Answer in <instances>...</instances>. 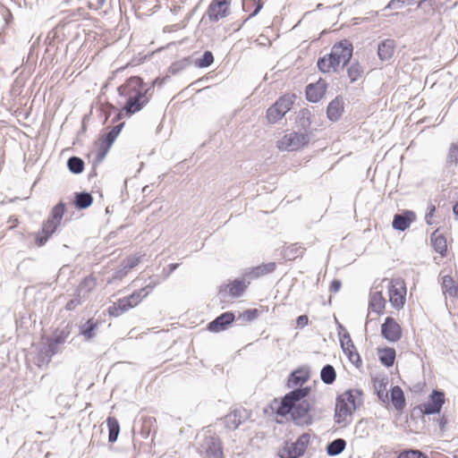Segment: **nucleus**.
I'll use <instances>...</instances> for the list:
<instances>
[{
	"mask_svg": "<svg viewBox=\"0 0 458 458\" xmlns=\"http://www.w3.org/2000/svg\"><path fill=\"white\" fill-rule=\"evenodd\" d=\"M311 392L310 386L299 387L281 398L276 412L278 416L290 419L295 425L309 426L312 423V403L307 398Z\"/></svg>",
	"mask_w": 458,
	"mask_h": 458,
	"instance_id": "obj_1",
	"label": "nucleus"
},
{
	"mask_svg": "<svg viewBox=\"0 0 458 458\" xmlns=\"http://www.w3.org/2000/svg\"><path fill=\"white\" fill-rule=\"evenodd\" d=\"M118 93L125 98V104L117 114V118L130 117L140 112L148 103V89L143 80L139 76H131L118 87Z\"/></svg>",
	"mask_w": 458,
	"mask_h": 458,
	"instance_id": "obj_2",
	"label": "nucleus"
},
{
	"mask_svg": "<svg viewBox=\"0 0 458 458\" xmlns=\"http://www.w3.org/2000/svg\"><path fill=\"white\" fill-rule=\"evenodd\" d=\"M352 55V45L347 39L335 44L330 54L318 60L317 65L321 72H336L341 64H346Z\"/></svg>",
	"mask_w": 458,
	"mask_h": 458,
	"instance_id": "obj_3",
	"label": "nucleus"
},
{
	"mask_svg": "<svg viewBox=\"0 0 458 458\" xmlns=\"http://www.w3.org/2000/svg\"><path fill=\"white\" fill-rule=\"evenodd\" d=\"M362 404V393L357 389H350L337 396L335 409V421L346 426L355 410Z\"/></svg>",
	"mask_w": 458,
	"mask_h": 458,
	"instance_id": "obj_4",
	"label": "nucleus"
},
{
	"mask_svg": "<svg viewBox=\"0 0 458 458\" xmlns=\"http://www.w3.org/2000/svg\"><path fill=\"white\" fill-rule=\"evenodd\" d=\"M65 212L66 205L64 202H59L51 209L49 216L42 223L40 232L35 235V243L38 247L45 245L55 233L61 225Z\"/></svg>",
	"mask_w": 458,
	"mask_h": 458,
	"instance_id": "obj_5",
	"label": "nucleus"
},
{
	"mask_svg": "<svg viewBox=\"0 0 458 458\" xmlns=\"http://www.w3.org/2000/svg\"><path fill=\"white\" fill-rule=\"evenodd\" d=\"M154 289L153 285H147L134 291L129 296L120 298L107 309L110 317H119L131 309L137 307Z\"/></svg>",
	"mask_w": 458,
	"mask_h": 458,
	"instance_id": "obj_6",
	"label": "nucleus"
},
{
	"mask_svg": "<svg viewBox=\"0 0 458 458\" xmlns=\"http://www.w3.org/2000/svg\"><path fill=\"white\" fill-rule=\"evenodd\" d=\"M387 282L388 300L393 308L400 310L403 308L406 301L407 288L403 279L400 277L392 279H384Z\"/></svg>",
	"mask_w": 458,
	"mask_h": 458,
	"instance_id": "obj_7",
	"label": "nucleus"
},
{
	"mask_svg": "<svg viewBox=\"0 0 458 458\" xmlns=\"http://www.w3.org/2000/svg\"><path fill=\"white\" fill-rule=\"evenodd\" d=\"M310 142V132L293 131L284 135L276 142V147L281 151H295L307 146Z\"/></svg>",
	"mask_w": 458,
	"mask_h": 458,
	"instance_id": "obj_8",
	"label": "nucleus"
},
{
	"mask_svg": "<svg viewBox=\"0 0 458 458\" xmlns=\"http://www.w3.org/2000/svg\"><path fill=\"white\" fill-rule=\"evenodd\" d=\"M294 95L285 94L271 106L267 111L268 123H275L281 120L293 105Z\"/></svg>",
	"mask_w": 458,
	"mask_h": 458,
	"instance_id": "obj_9",
	"label": "nucleus"
},
{
	"mask_svg": "<svg viewBox=\"0 0 458 458\" xmlns=\"http://www.w3.org/2000/svg\"><path fill=\"white\" fill-rule=\"evenodd\" d=\"M309 442V435L303 434L293 443L286 442L278 454L281 458H298L305 453Z\"/></svg>",
	"mask_w": 458,
	"mask_h": 458,
	"instance_id": "obj_10",
	"label": "nucleus"
},
{
	"mask_svg": "<svg viewBox=\"0 0 458 458\" xmlns=\"http://www.w3.org/2000/svg\"><path fill=\"white\" fill-rule=\"evenodd\" d=\"M232 0H212L207 9V15L211 21H218L231 14Z\"/></svg>",
	"mask_w": 458,
	"mask_h": 458,
	"instance_id": "obj_11",
	"label": "nucleus"
},
{
	"mask_svg": "<svg viewBox=\"0 0 458 458\" xmlns=\"http://www.w3.org/2000/svg\"><path fill=\"white\" fill-rule=\"evenodd\" d=\"M445 403V393L439 390H434L430 394L428 400L426 403H421L419 406V409L423 414L428 415L439 413Z\"/></svg>",
	"mask_w": 458,
	"mask_h": 458,
	"instance_id": "obj_12",
	"label": "nucleus"
},
{
	"mask_svg": "<svg viewBox=\"0 0 458 458\" xmlns=\"http://www.w3.org/2000/svg\"><path fill=\"white\" fill-rule=\"evenodd\" d=\"M382 335L389 342L395 343L402 337V327L392 317H387L381 326Z\"/></svg>",
	"mask_w": 458,
	"mask_h": 458,
	"instance_id": "obj_13",
	"label": "nucleus"
},
{
	"mask_svg": "<svg viewBox=\"0 0 458 458\" xmlns=\"http://www.w3.org/2000/svg\"><path fill=\"white\" fill-rule=\"evenodd\" d=\"M340 343L344 352L346 354L348 360L354 365L359 366L361 364V359L359 352L354 346L352 338L348 333H344L340 336Z\"/></svg>",
	"mask_w": 458,
	"mask_h": 458,
	"instance_id": "obj_14",
	"label": "nucleus"
},
{
	"mask_svg": "<svg viewBox=\"0 0 458 458\" xmlns=\"http://www.w3.org/2000/svg\"><path fill=\"white\" fill-rule=\"evenodd\" d=\"M327 84L323 79H319L315 83H310L306 87V98L309 101L317 103L326 94Z\"/></svg>",
	"mask_w": 458,
	"mask_h": 458,
	"instance_id": "obj_15",
	"label": "nucleus"
},
{
	"mask_svg": "<svg viewBox=\"0 0 458 458\" xmlns=\"http://www.w3.org/2000/svg\"><path fill=\"white\" fill-rule=\"evenodd\" d=\"M386 304L382 291H372L369 295L368 318L371 313H376L377 316L384 314Z\"/></svg>",
	"mask_w": 458,
	"mask_h": 458,
	"instance_id": "obj_16",
	"label": "nucleus"
},
{
	"mask_svg": "<svg viewBox=\"0 0 458 458\" xmlns=\"http://www.w3.org/2000/svg\"><path fill=\"white\" fill-rule=\"evenodd\" d=\"M234 318L233 312H224L208 325V329L214 333L224 331L233 322Z\"/></svg>",
	"mask_w": 458,
	"mask_h": 458,
	"instance_id": "obj_17",
	"label": "nucleus"
},
{
	"mask_svg": "<svg viewBox=\"0 0 458 458\" xmlns=\"http://www.w3.org/2000/svg\"><path fill=\"white\" fill-rule=\"evenodd\" d=\"M310 377V371L307 367H300L293 370L287 380V386L290 388L301 386Z\"/></svg>",
	"mask_w": 458,
	"mask_h": 458,
	"instance_id": "obj_18",
	"label": "nucleus"
},
{
	"mask_svg": "<svg viewBox=\"0 0 458 458\" xmlns=\"http://www.w3.org/2000/svg\"><path fill=\"white\" fill-rule=\"evenodd\" d=\"M415 220V215L412 211H405L403 214L395 215L393 219L392 225L394 229L404 231L410 227L411 224Z\"/></svg>",
	"mask_w": 458,
	"mask_h": 458,
	"instance_id": "obj_19",
	"label": "nucleus"
},
{
	"mask_svg": "<svg viewBox=\"0 0 458 458\" xmlns=\"http://www.w3.org/2000/svg\"><path fill=\"white\" fill-rule=\"evenodd\" d=\"M245 418L244 410H234L225 417V425L229 430H234L244 421Z\"/></svg>",
	"mask_w": 458,
	"mask_h": 458,
	"instance_id": "obj_20",
	"label": "nucleus"
},
{
	"mask_svg": "<svg viewBox=\"0 0 458 458\" xmlns=\"http://www.w3.org/2000/svg\"><path fill=\"white\" fill-rule=\"evenodd\" d=\"M391 403L398 411H402L405 405V396L403 389L399 386L392 387L390 391Z\"/></svg>",
	"mask_w": 458,
	"mask_h": 458,
	"instance_id": "obj_21",
	"label": "nucleus"
},
{
	"mask_svg": "<svg viewBox=\"0 0 458 458\" xmlns=\"http://www.w3.org/2000/svg\"><path fill=\"white\" fill-rule=\"evenodd\" d=\"M395 42L394 39H385L379 45L377 48V55L382 61L389 60L394 52Z\"/></svg>",
	"mask_w": 458,
	"mask_h": 458,
	"instance_id": "obj_22",
	"label": "nucleus"
},
{
	"mask_svg": "<svg viewBox=\"0 0 458 458\" xmlns=\"http://www.w3.org/2000/svg\"><path fill=\"white\" fill-rule=\"evenodd\" d=\"M379 361L384 366L392 367L395 361L396 352L392 347H385L377 349Z\"/></svg>",
	"mask_w": 458,
	"mask_h": 458,
	"instance_id": "obj_23",
	"label": "nucleus"
},
{
	"mask_svg": "<svg viewBox=\"0 0 458 458\" xmlns=\"http://www.w3.org/2000/svg\"><path fill=\"white\" fill-rule=\"evenodd\" d=\"M343 112H344V102L339 98H335V99H333L329 103V105L327 106V117L331 121L338 120L340 118V116L342 115Z\"/></svg>",
	"mask_w": 458,
	"mask_h": 458,
	"instance_id": "obj_24",
	"label": "nucleus"
},
{
	"mask_svg": "<svg viewBox=\"0 0 458 458\" xmlns=\"http://www.w3.org/2000/svg\"><path fill=\"white\" fill-rule=\"evenodd\" d=\"M442 289L445 295L458 298V283L452 276H444L442 277Z\"/></svg>",
	"mask_w": 458,
	"mask_h": 458,
	"instance_id": "obj_25",
	"label": "nucleus"
},
{
	"mask_svg": "<svg viewBox=\"0 0 458 458\" xmlns=\"http://www.w3.org/2000/svg\"><path fill=\"white\" fill-rule=\"evenodd\" d=\"M247 284L242 280H233L226 284L225 291L232 297L241 296L246 290Z\"/></svg>",
	"mask_w": 458,
	"mask_h": 458,
	"instance_id": "obj_26",
	"label": "nucleus"
},
{
	"mask_svg": "<svg viewBox=\"0 0 458 458\" xmlns=\"http://www.w3.org/2000/svg\"><path fill=\"white\" fill-rule=\"evenodd\" d=\"M276 265L275 262L261 264L259 266L253 267L250 270V275L252 277H259L274 272L276 270Z\"/></svg>",
	"mask_w": 458,
	"mask_h": 458,
	"instance_id": "obj_27",
	"label": "nucleus"
},
{
	"mask_svg": "<svg viewBox=\"0 0 458 458\" xmlns=\"http://www.w3.org/2000/svg\"><path fill=\"white\" fill-rule=\"evenodd\" d=\"M433 248L437 252H438L441 256H445L447 251V244H446V239L441 235L437 234L436 233H433L431 238Z\"/></svg>",
	"mask_w": 458,
	"mask_h": 458,
	"instance_id": "obj_28",
	"label": "nucleus"
},
{
	"mask_svg": "<svg viewBox=\"0 0 458 458\" xmlns=\"http://www.w3.org/2000/svg\"><path fill=\"white\" fill-rule=\"evenodd\" d=\"M263 7L262 0H243L242 9L250 13V18L255 16Z\"/></svg>",
	"mask_w": 458,
	"mask_h": 458,
	"instance_id": "obj_29",
	"label": "nucleus"
},
{
	"mask_svg": "<svg viewBox=\"0 0 458 458\" xmlns=\"http://www.w3.org/2000/svg\"><path fill=\"white\" fill-rule=\"evenodd\" d=\"M98 323L93 318L89 319L85 324H83L81 328V334L87 340H90L95 336V330L98 328Z\"/></svg>",
	"mask_w": 458,
	"mask_h": 458,
	"instance_id": "obj_30",
	"label": "nucleus"
},
{
	"mask_svg": "<svg viewBox=\"0 0 458 458\" xmlns=\"http://www.w3.org/2000/svg\"><path fill=\"white\" fill-rule=\"evenodd\" d=\"M106 423L109 430L108 440L109 442L114 443L117 440L120 432L119 422L114 417H108L106 419Z\"/></svg>",
	"mask_w": 458,
	"mask_h": 458,
	"instance_id": "obj_31",
	"label": "nucleus"
},
{
	"mask_svg": "<svg viewBox=\"0 0 458 458\" xmlns=\"http://www.w3.org/2000/svg\"><path fill=\"white\" fill-rule=\"evenodd\" d=\"M320 377L325 384H333L336 378V372L334 367L332 365L324 366L320 372Z\"/></svg>",
	"mask_w": 458,
	"mask_h": 458,
	"instance_id": "obj_32",
	"label": "nucleus"
},
{
	"mask_svg": "<svg viewBox=\"0 0 458 458\" xmlns=\"http://www.w3.org/2000/svg\"><path fill=\"white\" fill-rule=\"evenodd\" d=\"M92 202L93 198L89 193L81 192L77 193L75 196V206L80 209L89 208Z\"/></svg>",
	"mask_w": 458,
	"mask_h": 458,
	"instance_id": "obj_33",
	"label": "nucleus"
},
{
	"mask_svg": "<svg viewBox=\"0 0 458 458\" xmlns=\"http://www.w3.org/2000/svg\"><path fill=\"white\" fill-rule=\"evenodd\" d=\"M345 445L346 442L344 439L337 438L327 445V452L329 455H337L344 450Z\"/></svg>",
	"mask_w": 458,
	"mask_h": 458,
	"instance_id": "obj_34",
	"label": "nucleus"
},
{
	"mask_svg": "<svg viewBox=\"0 0 458 458\" xmlns=\"http://www.w3.org/2000/svg\"><path fill=\"white\" fill-rule=\"evenodd\" d=\"M268 310L267 307L260 306L259 309H249L242 312V317L245 321L250 322L257 319L259 315Z\"/></svg>",
	"mask_w": 458,
	"mask_h": 458,
	"instance_id": "obj_35",
	"label": "nucleus"
},
{
	"mask_svg": "<svg viewBox=\"0 0 458 458\" xmlns=\"http://www.w3.org/2000/svg\"><path fill=\"white\" fill-rule=\"evenodd\" d=\"M141 262V256L131 255L127 257L123 260V274L121 276L126 275L130 270L136 267Z\"/></svg>",
	"mask_w": 458,
	"mask_h": 458,
	"instance_id": "obj_36",
	"label": "nucleus"
},
{
	"mask_svg": "<svg viewBox=\"0 0 458 458\" xmlns=\"http://www.w3.org/2000/svg\"><path fill=\"white\" fill-rule=\"evenodd\" d=\"M214 63V55L211 51H205L200 58H197L194 64L198 68H207Z\"/></svg>",
	"mask_w": 458,
	"mask_h": 458,
	"instance_id": "obj_37",
	"label": "nucleus"
},
{
	"mask_svg": "<svg viewBox=\"0 0 458 458\" xmlns=\"http://www.w3.org/2000/svg\"><path fill=\"white\" fill-rule=\"evenodd\" d=\"M69 170L74 174H80L84 169V162L77 157H72L68 160Z\"/></svg>",
	"mask_w": 458,
	"mask_h": 458,
	"instance_id": "obj_38",
	"label": "nucleus"
},
{
	"mask_svg": "<svg viewBox=\"0 0 458 458\" xmlns=\"http://www.w3.org/2000/svg\"><path fill=\"white\" fill-rule=\"evenodd\" d=\"M311 113L309 109H301L299 113V123L303 129L310 128L311 124Z\"/></svg>",
	"mask_w": 458,
	"mask_h": 458,
	"instance_id": "obj_39",
	"label": "nucleus"
},
{
	"mask_svg": "<svg viewBox=\"0 0 458 458\" xmlns=\"http://www.w3.org/2000/svg\"><path fill=\"white\" fill-rule=\"evenodd\" d=\"M123 123H120L114 127L112 128V130L106 135L105 142L107 145V147H110L113 142L115 140L117 136L120 134L122 129H123Z\"/></svg>",
	"mask_w": 458,
	"mask_h": 458,
	"instance_id": "obj_40",
	"label": "nucleus"
},
{
	"mask_svg": "<svg viewBox=\"0 0 458 458\" xmlns=\"http://www.w3.org/2000/svg\"><path fill=\"white\" fill-rule=\"evenodd\" d=\"M348 76L352 81H356L360 78H361L363 74V70L359 64H352L348 68Z\"/></svg>",
	"mask_w": 458,
	"mask_h": 458,
	"instance_id": "obj_41",
	"label": "nucleus"
},
{
	"mask_svg": "<svg viewBox=\"0 0 458 458\" xmlns=\"http://www.w3.org/2000/svg\"><path fill=\"white\" fill-rule=\"evenodd\" d=\"M374 386L377 389L379 399L386 402L388 399L386 383H384L383 380H377L375 381Z\"/></svg>",
	"mask_w": 458,
	"mask_h": 458,
	"instance_id": "obj_42",
	"label": "nucleus"
},
{
	"mask_svg": "<svg viewBox=\"0 0 458 458\" xmlns=\"http://www.w3.org/2000/svg\"><path fill=\"white\" fill-rule=\"evenodd\" d=\"M447 162L451 165L458 164V144H451L448 150Z\"/></svg>",
	"mask_w": 458,
	"mask_h": 458,
	"instance_id": "obj_43",
	"label": "nucleus"
},
{
	"mask_svg": "<svg viewBox=\"0 0 458 458\" xmlns=\"http://www.w3.org/2000/svg\"><path fill=\"white\" fill-rule=\"evenodd\" d=\"M156 424V419L152 417H145L143 418V425L141 428L142 434L149 435L151 428Z\"/></svg>",
	"mask_w": 458,
	"mask_h": 458,
	"instance_id": "obj_44",
	"label": "nucleus"
},
{
	"mask_svg": "<svg viewBox=\"0 0 458 458\" xmlns=\"http://www.w3.org/2000/svg\"><path fill=\"white\" fill-rule=\"evenodd\" d=\"M398 458H428L424 454L418 450H407L400 453Z\"/></svg>",
	"mask_w": 458,
	"mask_h": 458,
	"instance_id": "obj_45",
	"label": "nucleus"
},
{
	"mask_svg": "<svg viewBox=\"0 0 458 458\" xmlns=\"http://www.w3.org/2000/svg\"><path fill=\"white\" fill-rule=\"evenodd\" d=\"M309 323V318L306 315H301L296 319V327L302 328L306 327Z\"/></svg>",
	"mask_w": 458,
	"mask_h": 458,
	"instance_id": "obj_46",
	"label": "nucleus"
},
{
	"mask_svg": "<svg viewBox=\"0 0 458 458\" xmlns=\"http://www.w3.org/2000/svg\"><path fill=\"white\" fill-rule=\"evenodd\" d=\"M341 286V281L335 279L331 282L329 288L331 292L337 293L340 290Z\"/></svg>",
	"mask_w": 458,
	"mask_h": 458,
	"instance_id": "obj_47",
	"label": "nucleus"
},
{
	"mask_svg": "<svg viewBox=\"0 0 458 458\" xmlns=\"http://www.w3.org/2000/svg\"><path fill=\"white\" fill-rule=\"evenodd\" d=\"M213 455L214 458H225L223 450L220 447L214 452Z\"/></svg>",
	"mask_w": 458,
	"mask_h": 458,
	"instance_id": "obj_48",
	"label": "nucleus"
},
{
	"mask_svg": "<svg viewBox=\"0 0 458 458\" xmlns=\"http://www.w3.org/2000/svg\"><path fill=\"white\" fill-rule=\"evenodd\" d=\"M74 305H75L74 301H72H72H70L66 304V310H72V309H73V307H74Z\"/></svg>",
	"mask_w": 458,
	"mask_h": 458,
	"instance_id": "obj_49",
	"label": "nucleus"
},
{
	"mask_svg": "<svg viewBox=\"0 0 458 458\" xmlns=\"http://www.w3.org/2000/svg\"><path fill=\"white\" fill-rule=\"evenodd\" d=\"M435 210H436L435 206H431L430 208H429V213L428 214L427 216H432L434 212H435Z\"/></svg>",
	"mask_w": 458,
	"mask_h": 458,
	"instance_id": "obj_50",
	"label": "nucleus"
},
{
	"mask_svg": "<svg viewBox=\"0 0 458 458\" xmlns=\"http://www.w3.org/2000/svg\"><path fill=\"white\" fill-rule=\"evenodd\" d=\"M453 211H454V215H455L456 216H458V203H456V204L454 206V208H453Z\"/></svg>",
	"mask_w": 458,
	"mask_h": 458,
	"instance_id": "obj_51",
	"label": "nucleus"
},
{
	"mask_svg": "<svg viewBox=\"0 0 458 458\" xmlns=\"http://www.w3.org/2000/svg\"><path fill=\"white\" fill-rule=\"evenodd\" d=\"M63 341H64V338L55 339V343H62Z\"/></svg>",
	"mask_w": 458,
	"mask_h": 458,
	"instance_id": "obj_52",
	"label": "nucleus"
}]
</instances>
